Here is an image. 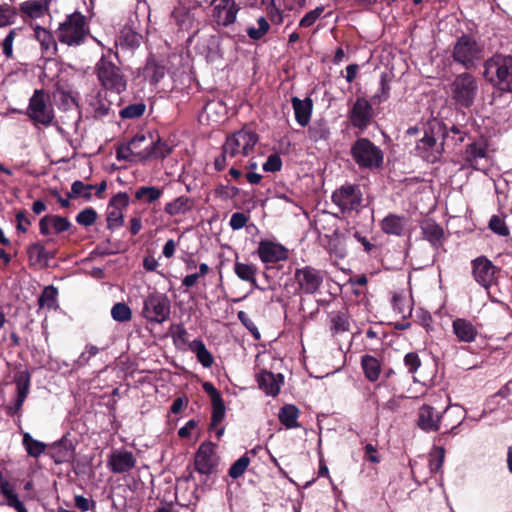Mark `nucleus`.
<instances>
[{
    "mask_svg": "<svg viewBox=\"0 0 512 512\" xmlns=\"http://www.w3.org/2000/svg\"><path fill=\"white\" fill-rule=\"evenodd\" d=\"M404 364L410 373H414L419 368L421 361L417 353L410 352L405 355Z\"/></svg>",
    "mask_w": 512,
    "mask_h": 512,
    "instance_id": "nucleus-62",
    "label": "nucleus"
},
{
    "mask_svg": "<svg viewBox=\"0 0 512 512\" xmlns=\"http://www.w3.org/2000/svg\"><path fill=\"white\" fill-rule=\"evenodd\" d=\"M15 383L17 388V397L14 406L8 408L10 414H17L20 412L26 397L30 390V374L27 371H21L15 376Z\"/></svg>",
    "mask_w": 512,
    "mask_h": 512,
    "instance_id": "nucleus-24",
    "label": "nucleus"
},
{
    "mask_svg": "<svg viewBox=\"0 0 512 512\" xmlns=\"http://www.w3.org/2000/svg\"><path fill=\"white\" fill-rule=\"evenodd\" d=\"M237 317L239 321L254 335L256 339L260 338V333L257 326L246 312L239 311L237 313Z\"/></svg>",
    "mask_w": 512,
    "mask_h": 512,
    "instance_id": "nucleus-60",
    "label": "nucleus"
},
{
    "mask_svg": "<svg viewBox=\"0 0 512 512\" xmlns=\"http://www.w3.org/2000/svg\"><path fill=\"white\" fill-rule=\"evenodd\" d=\"M217 464L215 446L212 443L200 445L195 455V469L201 474H211Z\"/></svg>",
    "mask_w": 512,
    "mask_h": 512,
    "instance_id": "nucleus-20",
    "label": "nucleus"
},
{
    "mask_svg": "<svg viewBox=\"0 0 512 512\" xmlns=\"http://www.w3.org/2000/svg\"><path fill=\"white\" fill-rule=\"evenodd\" d=\"M23 17L37 19L43 17L49 10L48 0H27L19 5Z\"/></svg>",
    "mask_w": 512,
    "mask_h": 512,
    "instance_id": "nucleus-26",
    "label": "nucleus"
},
{
    "mask_svg": "<svg viewBox=\"0 0 512 512\" xmlns=\"http://www.w3.org/2000/svg\"><path fill=\"white\" fill-rule=\"evenodd\" d=\"M189 349L196 355L197 360L203 367L209 368L212 366L214 359L212 354L206 348L204 342L200 339H195L189 344Z\"/></svg>",
    "mask_w": 512,
    "mask_h": 512,
    "instance_id": "nucleus-37",
    "label": "nucleus"
},
{
    "mask_svg": "<svg viewBox=\"0 0 512 512\" xmlns=\"http://www.w3.org/2000/svg\"><path fill=\"white\" fill-rule=\"evenodd\" d=\"M407 218L404 216L389 214L381 222V229L384 233L402 236L406 230Z\"/></svg>",
    "mask_w": 512,
    "mask_h": 512,
    "instance_id": "nucleus-28",
    "label": "nucleus"
},
{
    "mask_svg": "<svg viewBox=\"0 0 512 512\" xmlns=\"http://www.w3.org/2000/svg\"><path fill=\"white\" fill-rule=\"evenodd\" d=\"M257 383L266 395L275 397L279 394L280 388L284 382L282 374H274L270 371L263 370L257 377Z\"/></svg>",
    "mask_w": 512,
    "mask_h": 512,
    "instance_id": "nucleus-23",
    "label": "nucleus"
},
{
    "mask_svg": "<svg viewBox=\"0 0 512 512\" xmlns=\"http://www.w3.org/2000/svg\"><path fill=\"white\" fill-rule=\"evenodd\" d=\"M489 228L496 234L501 236L509 235V229L504 219L498 215H493L489 221Z\"/></svg>",
    "mask_w": 512,
    "mask_h": 512,
    "instance_id": "nucleus-56",
    "label": "nucleus"
},
{
    "mask_svg": "<svg viewBox=\"0 0 512 512\" xmlns=\"http://www.w3.org/2000/svg\"><path fill=\"white\" fill-rule=\"evenodd\" d=\"M34 37L40 43L44 53H53L56 43L53 35L49 31L40 26H36L34 29Z\"/></svg>",
    "mask_w": 512,
    "mask_h": 512,
    "instance_id": "nucleus-40",
    "label": "nucleus"
},
{
    "mask_svg": "<svg viewBox=\"0 0 512 512\" xmlns=\"http://www.w3.org/2000/svg\"><path fill=\"white\" fill-rule=\"evenodd\" d=\"M292 107L294 109L295 119L297 123L300 126L305 127L309 123L311 118L313 109L312 100L310 98H305L301 100L298 97H293Z\"/></svg>",
    "mask_w": 512,
    "mask_h": 512,
    "instance_id": "nucleus-27",
    "label": "nucleus"
},
{
    "mask_svg": "<svg viewBox=\"0 0 512 512\" xmlns=\"http://www.w3.org/2000/svg\"><path fill=\"white\" fill-rule=\"evenodd\" d=\"M100 349L95 345H87L85 347V350L79 355L78 359L76 360V365L79 367L85 366L88 364L90 359L94 357Z\"/></svg>",
    "mask_w": 512,
    "mask_h": 512,
    "instance_id": "nucleus-58",
    "label": "nucleus"
},
{
    "mask_svg": "<svg viewBox=\"0 0 512 512\" xmlns=\"http://www.w3.org/2000/svg\"><path fill=\"white\" fill-rule=\"evenodd\" d=\"M198 12V6L181 4L174 8L171 13V17L179 29L188 31L197 26Z\"/></svg>",
    "mask_w": 512,
    "mask_h": 512,
    "instance_id": "nucleus-19",
    "label": "nucleus"
},
{
    "mask_svg": "<svg viewBox=\"0 0 512 512\" xmlns=\"http://www.w3.org/2000/svg\"><path fill=\"white\" fill-rule=\"evenodd\" d=\"M250 459L247 455L241 456L236 460L229 469V476L233 479H237L243 475L249 466Z\"/></svg>",
    "mask_w": 512,
    "mask_h": 512,
    "instance_id": "nucleus-52",
    "label": "nucleus"
},
{
    "mask_svg": "<svg viewBox=\"0 0 512 512\" xmlns=\"http://www.w3.org/2000/svg\"><path fill=\"white\" fill-rule=\"evenodd\" d=\"M171 313V303L167 295L163 293L149 294L143 303V317L151 323L165 322Z\"/></svg>",
    "mask_w": 512,
    "mask_h": 512,
    "instance_id": "nucleus-9",
    "label": "nucleus"
},
{
    "mask_svg": "<svg viewBox=\"0 0 512 512\" xmlns=\"http://www.w3.org/2000/svg\"><path fill=\"white\" fill-rule=\"evenodd\" d=\"M146 106L144 103H134L126 106L120 111V116L123 119H134L142 116L145 112Z\"/></svg>",
    "mask_w": 512,
    "mask_h": 512,
    "instance_id": "nucleus-53",
    "label": "nucleus"
},
{
    "mask_svg": "<svg viewBox=\"0 0 512 512\" xmlns=\"http://www.w3.org/2000/svg\"><path fill=\"white\" fill-rule=\"evenodd\" d=\"M258 142V135L247 128H243L229 135L222 147V154L215 161L214 166L218 171L230 164H236L249 156Z\"/></svg>",
    "mask_w": 512,
    "mask_h": 512,
    "instance_id": "nucleus-1",
    "label": "nucleus"
},
{
    "mask_svg": "<svg viewBox=\"0 0 512 512\" xmlns=\"http://www.w3.org/2000/svg\"><path fill=\"white\" fill-rule=\"evenodd\" d=\"M257 254L264 264H270L285 260L287 249L279 243L262 240L259 242Z\"/></svg>",
    "mask_w": 512,
    "mask_h": 512,
    "instance_id": "nucleus-21",
    "label": "nucleus"
},
{
    "mask_svg": "<svg viewBox=\"0 0 512 512\" xmlns=\"http://www.w3.org/2000/svg\"><path fill=\"white\" fill-rule=\"evenodd\" d=\"M441 414L444 426L450 428L447 433H454L455 429L464 420L466 412L461 406L453 405L448 406Z\"/></svg>",
    "mask_w": 512,
    "mask_h": 512,
    "instance_id": "nucleus-30",
    "label": "nucleus"
},
{
    "mask_svg": "<svg viewBox=\"0 0 512 512\" xmlns=\"http://www.w3.org/2000/svg\"><path fill=\"white\" fill-rule=\"evenodd\" d=\"M96 219H97V213L91 207L83 209L76 216V222L79 225H82L85 227L93 225L95 223Z\"/></svg>",
    "mask_w": 512,
    "mask_h": 512,
    "instance_id": "nucleus-54",
    "label": "nucleus"
},
{
    "mask_svg": "<svg viewBox=\"0 0 512 512\" xmlns=\"http://www.w3.org/2000/svg\"><path fill=\"white\" fill-rule=\"evenodd\" d=\"M57 296L58 291L54 286H46L38 299L39 308H45L49 311L57 309Z\"/></svg>",
    "mask_w": 512,
    "mask_h": 512,
    "instance_id": "nucleus-43",
    "label": "nucleus"
},
{
    "mask_svg": "<svg viewBox=\"0 0 512 512\" xmlns=\"http://www.w3.org/2000/svg\"><path fill=\"white\" fill-rule=\"evenodd\" d=\"M212 19L219 26H229L236 21L240 9L235 0H214Z\"/></svg>",
    "mask_w": 512,
    "mask_h": 512,
    "instance_id": "nucleus-14",
    "label": "nucleus"
},
{
    "mask_svg": "<svg viewBox=\"0 0 512 512\" xmlns=\"http://www.w3.org/2000/svg\"><path fill=\"white\" fill-rule=\"evenodd\" d=\"M348 120L360 133L365 131L373 118V108L364 97H358L348 111Z\"/></svg>",
    "mask_w": 512,
    "mask_h": 512,
    "instance_id": "nucleus-11",
    "label": "nucleus"
},
{
    "mask_svg": "<svg viewBox=\"0 0 512 512\" xmlns=\"http://www.w3.org/2000/svg\"><path fill=\"white\" fill-rule=\"evenodd\" d=\"M226 108L221 101H211L204 107V113L213 121L219 122L225 116Z\"/></svg>",
    "mask_w": 512,
    "mask_h": 512,
    "instance_id": "nucleus-48",
    "label": "nucleus"
},
{
    "mask_svg": "<svg viewBox=\"0 0 512 512\" xmlns=\"http://www.w3.org/2000/svg\"><path fill=\"white\" fill-rule=\"evenodd\" d=\"M111 316L117 322H128L132 318V311L125 303H116L111 309Z\"/></svg>",
    "mask_w": 512,
    "mask_h": 512,
    "instance_id": "nucleus-49",
    "label": "nucleus"
},
{
    "mask_svg": "<svg viewBox=\"0 0 512 512\" xmlns=\"http://www.w3.org/2000/svg\"><path fill=\"white\" fill-rule=\"evenodd\" d=\"M257 25H258L257 28L249 27V28H247V31H246L247 35L252 40L261 39L269 31V28H270V25L265 17H259L257 19Z\"/></svg>",
    "mask_w": 512,
    "mask_h": 512,
    "instance_id": "nucleus-51",
    "label": "nucleus"
},
{
    "mask_svg": "<svg viewBox=\"0 0 512 512\" xmlns=\"http://www.w3.org/2000/svg\"><path fill=\"white\" fill-rule=\"evenodd\" d=\"M234 273L239 279L246 282L247 280H253V276L257 275V268L253 264L243 263L236 260L234 263Z\"/></svg>",
    "mask_w": 512,
    "mask_h": 512,
    "instance_id": "nucleus-47",
    "label": "nucleus"
},
{
    "mask_svg": "<svg viewBox=\"0 0 512 512\" xmlns=\"http://www.w3.org/2000/svg\"><path fill=\"white\" fill-rule=\"evenodd\" d=\"M421 230L424 238L432 245L438 246L441 244L444 231L435 221L431 219L423 221L421 224Z\"/></svg>",
    "mask_w": 512,
    "mask_h": 512,
    "instance_id": "nucleus-33",
    "label": "nucleus"
},
{
    "mask_svg": "<svg viewBox=\"0 0 512 512\" xmlns=\"http://www.w3.org/2000/svg\"><path fill=\"white\" fill-rule=\"evenodd\" d=\"M299 409L292 404L284 405L278 413V418L281 424L287 429L299 427L298 423Z\"/></svg>",
    "mask_w": 512,
    "mask_h": 512,
    "instance_id": "nucleus-35",
    "label": "nucleus"
},
{
    "mask_svg": "<svg viewBox=\"0 0 512 512\" xmlns=\"http://www.w3.org/2000/svg\"><path fill=\"white\" fill-rule=\"evenodd\" d=\"M27 116L37 126L48 127L54 120V109L48 94L44 90H35L29 100Z\"/></svg>",
    "mask_w": 512,
    "mask_h": 512,
    "instance_id": "nucleus-7",
    "label": "nucleus"
},
{
    "mask_svg": "<svg viewBox=\"0 0 512 512\" xmlns=\"http://www.w3.org/2000/svg\"><path fill=\"white\" fill-rule=\"evenodd\" d=\"M52 228L56 233L67 231L71 227L70 221L61 216H51Z\"/></svg>",
    "mask_w": 512,
    "mask_h": 512,
    "instance_id": "nucleus-63",
    "label": "nucleus"
},
{
    "mask_svg": "<svg viewBox=\"0 0 512 512\" xmlns=\"http://www.w3.org/2000/svg\"><path fill=\"white\" fill-rule=\"evenodd\" d=\"M171 153V147L160 138H154L150 135L148 141V160L150 159H163Z\"/></svg>",
    "mask_w": 512,
    "mask_h": 512,
    "instance_id": "nucleus-36",
    "label": "nucleus"
},
{
    "mask_svg": "<svg viewBox=\"0 0 512 512\" xmlns=\"http://www.w3.org/2000/svg\"><path fill=\"white\" fill-rule=\"evenodd\" d=\"M29 260L33 264H44L46 265L54 255L48 252L44 246L40 243H34L28 247Z\"/></svg>",
    "mask_w": 512,
    "mask_h": 512,
    "instance_id": "nucleus-39",
    "label": "nucleus"
},
{
    "mask_svg": "<svg viewBox=\"0 0 512 512\" xmlns=\"http://www.w3.org/2000/svg\"><path fill=\"white\" fill-rule=\"evenodd\" d=\"M453 333L458 341L471 343L475 341L478 331L476 327L468 320L457 318L452 323Z\"/></svg>",
    "mask_w": 512,
    "mask_h": 512,
    "instance_id": "nucleus-25",
    "label": "nucleus"
},
{
    "mask_svg": "<svg viewBox=\"0 0 512 512\" xmlns=\"http://www.w3.org/2000/svg\"><path fill=\"white\" fill-rule=\"evenodd\" d=\"M21 31V29H12L2 42V52L8 58L12 57L13 54V41L15 36Z\"/></svg>",
    "mask_w": 512,
    "mask_h": 512,
    "instance_id": "nucleus-59",
    "label": "nucleus"
},
{
    "mask_svg": "<svg viewBox=\"0 0 512 512\" xmlns=\"http://www.w3.org/2000/svg\"><path fill=\"white\" fill-rule=\"evenodd\" d=\"M137 463L135 455L124 448L111 451L107 457V467L115 474H122L131 471Z\"/></svg>",
    "mask_w": 512,
    "mask_h": 512,
    "instance_id": "nucleus-15",
    "label": "nucleus"
},
{
    "mask_svg": "<svg viewBox=\"0 0 512 512\" xmlns=\"http://www.w3.org/2000/svg\"><path fill=\"white\" fill-rule=\"evenodd\" d=\"M483 74L497 90L512 93V55L496 54L487 59Z\"/></svg>",
    "mask_w": 512,
    "mask_h": 512,
    "instance_id": "nucleus-3",
    "label": "nucleus"
},
{
    "mask_svg": "<svg viewBox=\"0 0 512 512\" xmlns=\"http://www.w3.org/2000/svg\"><path fill=\"white\" fill-rule=\"evenodd\" d=\"M92 189H94L93 185L84 184L82 181L76 180L71 185V192L68 194V197L75 198L82 196L85 199H90Z\"/></svg>",
    "mask_w": 512,
    "mask_h": 512,
    "instance_id": "nucleus-50",
    "label": "nucleus"
},
{
    "mask_svg": "<svg viewBox=\"0 0 512 512\" xmlns=\"http://www.w3.org/2000/svg\"><path fill=\"white\" fill-rule=\"evenodd\" d=\"M211 427L217 426L225 416V406L221 399L212 401Z\"/></svg>",
    "mask_w": 512,
    "mask_h": 512,
    "instance_id": "nucleus-55",
    "label": "nucleus"
},
{
    "mask_svg": "<svg viewBox=\"0 0 512 512\" xmlns=\"http://www.w3.org/2000/svg\"><path fill=\"white\" fill-rule=\"evenodd\" d=\"M294 279L299 290L305 294L315 293L323 282L321 272L311 266L296 269Z\"/></svg>",
    "mask_w": 512,
    "mask_h": 512,
    "instance_id": "nucleus-13",
    "label": "nucleus"
},
{
    "mask_svg": "<svg viewBox=\"0 0 512 512\" xmlns=\"http://www.w3.org/2000/svg\"><path fill=\"white\" fill-rule=\"evenodd\" d=\"M474 280L488 289L495 282L498 268L485 256H479L471 262Z\"/></svg>",
    "mask_w": 512,
    "mask_h": 512,
    "instance_id": "nucleus-12",
    "label": "nucleus"
},
{
    "mask_svg": "<svg viewBox=\"0 0 512 512\" xmlns=\"http://www.w3.org/2000/svg\"><path fill=\"white\" fill-rule=\"evenodd\" d=\"M89 105L95 117H103L108 115L111 108L110 102L102 98L99 93L96 96L91 97Z\"/></svg>",
    "mask_w": 512,
    "mask_h": 512,
    "instance_id": "nucleus-45",
    "label": "nucleus"
},
{
    "mask_svg": "<svg viewBox=\"0 0 512 512\" xmlns=\"http://www.w3.org/2000/svg\"><path fill=\"white\" fill-rule=\"evenodd\" d=\"M23 446L27 454L38 458L46 449V444L34 439L28 432L23 433Z\"/></svg>",
    "mask_w": 512,
    "mask_h": 512,
    "instance_id": "nucleus-44",
    "label": "nucleus"
},
{
    "mask_svg": "<svg viewBox=\"0 0 512 512\" xmlns=\"http://www.w3.org/2000/svg\"><path fill=\"white\" fill-rule=\"evenodd\" d=\"M87 18L76 11L66 17L59 25L56 31V37L59 42L68 46H78L82 44L88 34Z\"/></svg>",
    "mask_w": 512,
    "mask_h": 512,
    "instance_id": "nucleus-4",
    "label": "nucleus"
},
{
    "mask_svg": "<svg viewBox=\"0 0 512 512\" xmlns=\"http://www.w3.org/2000/svg\"><path fill=\"white\" fill-rule=\"evenodd\" d=\"M393 309L402 316V318H407L412 313V306L410 300L401 294H394L393 299Z\"/></svg>",
    "mask_w": 512,
    "mask_h": 512,
    "instance_id": "nucleus-46",
    "label": "nucleus"
},
{
    "mask_svg": "<svg viewBox=\"0 0 512 512\" xmlns=\"http://www.w3.org/2000/svg\"><path fill=\"white\" fill-rule=\"evenodd\" d=\"M484 49L473 37L462 35L454 44L453 60L466 69H472L483 59Z\"/></svg>",
    "mask_w": 512,
    "mask_h": 512,
    "instance_id": "nucleus-6",
    "label": "nucleus"
},
{
    "mask_svg": "<svg viewBox=\"0 0 512 512\" xmlns=\"http://www.w3.org/2000/svg\"><path fill=\"white\" fill-rule=\"evenodd\" d=\"M464 161L467 166L476 170H484L489 166L487 144L484 141H476L466 146Z\"/></svg>",
    "mask_w": 512,
    "mask_h": 512,
    "instance_id": "nucleus-17",
    "label": "nucleus"
},
{
    "mask_svg": "<svg viewBox=\"0 0 512 512\" xmlns=\"http://www.w3.org/2000/svg\"><path fill=\"white\" fill-rule=\"evenodd\" d=\"M416 151L420 157L433 163L437 161L441 155L442 144L438 143L434 136L425 134L418 141Z\"/></svg>",
    "mask_w": 512,
    "mask_h": 512,
    "instance_id": "nucleus-22",
    "label": "nucleus"
},
{
    "mask_svg": "<svg viewBox=\"0 0 512 512\" xmlns=\"http://www.w3.org/2000/svg\"><path fill=\"white\" fill-rule=\"evenodd\" d=\"M150 135V133L148 135L137 134L128 142L135 159L139 162L148 160V141H150Z\"/></svg>",
    "mask_w": 512,
    "mask_h": 512,
    "instance_id": "nucleus-32",
    "label": "nucleus"
},
{
    "mask_svg": "<svg viewBox=\"0 0 512 512\" xmlns=\"http://www.w3.org/2000/svg\"><path fill=\"white\" fill-rule=\"evenodd\" d=\"M135 199L143 204H154L163 195V188L156 186H140L136 189Z\"/></svg>",
    "mask_w": 512,
    "mask_h": 512,
    "instance_id": "nucleus-34",
    "label": "nucleus"
},
{
    "mask_svg": "<svg viewBox=\"0 0 512 512\" xmlns=\"http://www.w3.org/2000/svg\"><path fill=\"white\" fill-rule=\"evenodd\" d=\"M323 12L324 6H318L314 10L309 11L300 20L299 26L303 28L312 26L317 21V19L322 15Z\"/></svg>",
    "mask_w": 512,
    "mask_h": 512,
    "instance_id": "nucleus-57",
    "label": "nucleus"
},
{
    "mask_svg": "<svg viewBox=\"0 0 512 512\" xmlns=\"http://www.w3.org/2000/svg\"><path fill=\"white\" fill-rule=\"evenodd\" d=\"M73 455L72 444L67 439L54 443L50 449V456L57 464L70 461Z\"/></svg>",
    "mask_w": 512,
    "mask_h": 512,
    "instance_id": "nucleus-31",
    "label": "nucleus"
},
{
    "mask_svg": "<svg viewBox=\"0 0 512 512\" xmlns=\"http://www.w3.org/2000/svg\"><path fill=\"white\" fill-rule=\"evenodd\" d=\"M362 192L358 185L345 184L332 194V202L343 212L359 211L362 207Z\"/></svg>",
    "mask_w": 512,
    "mask_h": 512,
    "instance_id": "nucleus-10",
    "label": "nucleus"
},
{
    "mask_svg": "<svg viewBox=\"0 0 512 512\" xmlns=\"http://www.w3.org/2000/svg\"><path fill=\"white\" fill-rule=\"evenodd\" d=\"M329 318L331 323L330 329L333 335H339L349 331L350 320L346 312H331Z\"/></svg>",
    "mask_w": 512,
    "mask_h": 512,
    "instance_id": "nucleus-38",
    "label": "nucleus"
},
{
    "mask_svg": "<svg viewBox=\"0 0 512 512\" xmlns=\"http://www.w3.org/2000/svg\"><path fill=\"white\" fill-rule=\"evenodd\" d=\"M442 417L441 412L435 411L428 404H423L418 409L416 424L424 432H437L441 427Z\"/></svg>",
    "mask_w": 512,
    "mask_h": 512,
    "instance_id": "nucleus-18",
    "label": "nucleus"
},
{
    "mask_svg": "<svg viewBox=\"0 0 512 512\" xmlns=\"http://www.w3.org/2000/svg\"><path fill=\"white\" fill-rule=\"evenodd\" d=\"M479 92V84L475 76L464 72L455 76L450 85V95L456 105L464 108L471 107Z\"/></svg>",
    "mask_w": 512,
    "mask_h": 512,
    "instance_id": "nucleus-5",
    "label": "nucleus"
},
{
    "mask_svg": "<svg viewBox=\"0 0 512 512\" xmlns=\"http://www.w3.org/2000/svg\"><path fill=\"white\" fill-rule=\"evenodd\" d=\"M351 155L361 168H378L383 162L381 149L367 138H360L352 145Z\"/></svg>",
    "mask_w": 512,
    "mask_h": 512,
    "instance_id": "nucleus-8",
    "label": "nucleus"
},
{
    "mask_svg": "<svg viewBox=\"0 0 512 512\" xmlns=\"http://www.w3.org/2000/svg\"><path fill=\"white\" fill-rule=\"evenodd\" d=\"M309 139L315 143L327 142L330 130L326 122H314L308 129Z\"/></svg>",
    "mask_w": 512,
    "mask_h": 512,
    "instance_id": "nucleus-41",
    "label": "nucleus"
},
{
    "mask_svg": "<svg viewBox=\"0 0 512 512\" xmlns=\"http://www.w3.org/2000/svg\"><path fill=\"white\" fill-rule=\"evenodd\" d=\"M282 167V161L277 154L270 155L263 164V169L269 172H277Z\"/></svg>",
    "mask_w": 512,
    "mask_h": 512,
    "instance_id": "nucleus-64",
    "label": "nucleus"
},
{
    "mask_svg": "<svg viewBox=\"0 0 512 512\" xmlns=\"http://www.w3.org/2000/svg\"><path fill=\"white\" fill-rule=\"evenodd\" d=\"M129 204V197L126 193L120 192L116 194L109 202L107 207V227L115 230L123 226L124 215L123 209Z\"/></svg>",
    "mask_w": 512,
    "mask_h": 512,
    "instance_id": "nucleus-16",
    "label": "nucleus"
},
{
    "mask_svg": "<svg viewBox=\"0 0 512 512\" xmlns=\"http://www.w3.org/2000/svg\"><path fill=\"white\" fill-rule=\"evenodd\" d=\"M117 54L108 50L95 66L97 78L101 86L112 93L121 94L127 88V78L121 68L113 61Z\"/></svg>",
    "mask_w": 512,
    "mask_h": 512,
    "instance_id": "nucleus-2",
    "label": "nucleus"
},
{
    "mask_svg": "<svg viewBox=\"0 0 512 512\" xmlns=\"http://www.w3.org/2000/svg\"><path fill=\"white\" fill-rule=\"evenodd\" d=\"M249 218L242 212H236L231 215L229 225L233 230L242 229L248 222Z\"/></svg>",
    "mask_w": 512,
    "mask_h": 512,
    "instance_id": "nucleus-61",
    "label": "nucleus"
},
{
    "mask_svg": "<svg viewBox=\"0 0 512 512\" xmlns=\"http://www.w3.org/2000/svg\"><path fill=\"white\" fill-rule=\"evenodd\" d=\"M193 206L194 201L190 197L183 195L167 202L163 210L168 216L175 217L190 212Z\"/></svg>",
    "mask_w": 512,
    "mask_h": 512,
    "instance_id": "nucleus-29",
    "label": "nucleus"
},
{
    "mask_svg": "<svg viewBox=\"0 0 512 512\" xmlns=\"http://www.w3.org/2000/svg\"><path fill=\"white\" fill-rule=\"evenodd\" d=\"M361 365L366 378L370 381H376L379 378L381 372V366L379 361L370 355L362 357Z\"/></svg>",
    "mask_w": 512,
    "mask_h": 512,
    "instance_id": "nucleus-42",
    "label": "nucleus"
}]
</instances>
